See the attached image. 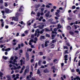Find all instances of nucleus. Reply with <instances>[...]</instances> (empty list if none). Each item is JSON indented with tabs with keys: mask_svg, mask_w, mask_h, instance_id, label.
<instances>
[{
	"mask_svg": "<svg viewBox=\"0 0 80 80\" xmlns=\"http://www.w3.org/2000/svg\"><path fill=\"white\" fill-rule=\"evenodd\" d=\"M11 12V11L8 8H6L5 9V12L6 14H9Z\"/></svg>",
	"mask_w": 80,
	"mask_h": 80,
	"instance_id": "nucleus-1",
	"label": "nucleus"
},
{
	"mask_svg": "<svg viewBox=\"0 0 80 80\" xmlns=\"http://www.w3.org/2000/svg\"><path fill=\"white\" fill-rule=\"evenodd\" d=\"M11 18H12V21H13L14 20V21H18V18L17 17H12Z\"/></svg>",
	"mask_w": 80,
	"mask_h": 80,
	"instance_id": "nucleus-2",
	"label": "nucleus"
},
{
	"mask_svg": "<svg viewBox=\"0 0 80 80\" xmlns=\"http://www.w3.org/2000/svg\"><path fill=\"white\" fill-rule=\"evenodd\" d=\"M26 60L27 61L29 60V55L28 52L26 53Z\"/></svg>",
	"mask_w": 80,
	"mask_h": 80,
	"instance_id": "nucleus-3",
	"label": "nucleus"
},
{
	"mask_svg": "<svg viewBox=\"0 0 80 80\" xmlns=\"http://www.w3.org/2000/svg\"><path fill=\"white\" fill-rule=\"evenodd\" d=\"M44 25H42V26H38V27H34V28H37V27H39V28L40 29H42L43 28V27H44Z\"/></svg>",
	"mask_w": 80,
	"mask_h": 80,
	"instance_id": "nucleus-4",
	"label": "nucleus"
},
{
	"mask_svg": "<svg viewBox=\"0 0 80 80\" xmlns=\"http://www.w3.org/2000/svg\"><path fill=\"white\" fill-rule=\"evenodd\" d=\"M29 72V70H28L27 69H25L23 75L25 76L27 73H28Z\"/></svg>",
	"mask_w": 80,
	"mask_h": 80,
	"instance_id": "nucleus-5",
	"label": "nucleus"
},
{
	"mask_svg": "<svg viewBox=\"0 0 80 80\" xmlns=\"http://www.w3.org/2000/svg\"><path fill=\"white\" fill-rule=\"evenodd\" d=\"M24 9V8L22 6H21L20 8L19 9V11L20 12H21L23 11L22 9Z\"/></svg>",
	"mask_w": 80,
	"mask_h": 80,
	"instance_id": "nucleus-6",
	"label": "nucleus"
},
{
	"mask_svg": "<svg viewBox=\"0 0 80 80\" xmlns=\"http://www.w3.org/2000/svg\"><path fill=\"white\" fill-rule=\"evenodd\" d=\"M40 6V4H37L35 5V8H39Z\"/></svg>",
	"mask_w": 80,
	"mask_h": 80,
	"instance_id": "nucleus-7",
	"label": "nucleus"
},
{
	"mask_svg": "<svg viewBox=\"0 0 80 80\" xmlns=\"http://www.w3.org/2000/svg\"><path fill=\"white\" fill-rule=\"evenodd\" d=\"M50 14V12L48 11V13H46L45 16L47 17H49V14Z\"/></svg>",
	"mask_w": 80,
	"mask_h": 80,
	"instance_id": "nucleus-8",
	"label": "nucleus"
},
{
	"mask_svg": "<svg viewBox=\"0 0 80 80\" xmlns=\"http://www.w3.org/2000/svg\"><path fill=\"white\" fill-rule=\"evenodd\" d=\"M43 55H44L43 53L42 52H39V55H40V56H41Z\"/></svg>",
	"mask_w": 80,
	"mask_h": 80,
	"instance_id": "nucleus-9",
	"label": "nucleus"
},
{
	"mask_svg": "<svg viewBox=\"0 0 80 80\" xmlns=\"http://www.w3.org/2000/svg\"><path fill=\"white\" fill-rule=\"evenodd\" d=\"M56 36V35L54 34H52V38H51V39H52V40L54 39V38H55Z\"/></svg>",
	"mask_w": 80,
	"mask_h": 80,
	"instance_id": "nucleus-10",
	"label": "nucleus"
},
{
	"mask_svg": "<svg viewBox=\"0 0 80 80\" xmlns=\"http://www.w3.org/2000/svg\"><path fill=\"white\" fill-rule=\"evenodd\" d=\"M55 15L57 17H60V15L58 14V13L57 12H55Z\"/></svg>",
	"mask_w": 80,
	"mask_h": 80,
	"instance_id": "nucleus-11",
	"label": "nucleus"
},
{
	"mask_svg": "<svg viewBox=\"0 0 80 80\" xmlns=\"http://www.w3.org/2000/svg\"><path fill=\"white\" fill-rule=\"evenodd\" d=\"M50 24H53V25L56 24H57V22H55L51 21L50 22Z\"/></svg>",
	"mask_w": 80,
	"mask_h": 80,
	"instance_id": "nucleus-12",
	"label": "nucleus"
},
{
	"mask_svg": "<svg viewBox=\"0 0 80 80\" xmlns=\"http://www.w3.org/2000/svg\"><path fill=\"white\" fill-rule=\"evenodd\" d=\"M35 32L38 33V34H39L40 33V32L39 31V29H37V30L35 31Z\"/></svg>",
	"mask_w": 80,
	"mask_h": 80,
	"instance_id": "nucleus-13",
	"label": "nucleus"
},
{
	"mask_svg": "<svg viewBox=\"0 0 80 80\" xmlns=\"http://www.w3.org/2000/svg\"><path fill=\"white\" fill-rule=\"evenodd\" d=\"M11 50V48H8L7 49H5V51L6 52H8L9 51Z\"/></svg>",
	"mask_w": 80,
	"mask_h": 80,
	"instance_id": "nucleus-14",
	"label": "nucleus"
},
{
	"mask_svg": "<svg viewBox=\"0 0 80 80\" xmlns=\"http://www.w3.org/2000/svg\"><path fill=\"white\" fill-rule=\"evenodd\" d=\"M56 39H54L52 41V42H51V43H56Z\"/></svg>",
	"mask_w": 80,
	"mask_h": 80,
	"instance_id": "nucleus-15",
	"label": "nucleus"
},
{
	"mask_svg": "<svg viewBox=\"0 0 80 80\" xmlns=\"http://www.w3.org/2000/svg\"><path fill=\"white\" fill-rule=\"evenodd\" d=\"M40 39H44L45 38L44 36H41L40 37Z\"/></svg>",
	"mask_w": 80,
	"mask_h": 80,
	"instance_id": "nucleus-16",
	"label": "nucleus"
},
{
	"mask_svg": "<svg viewBox=\"0 0 80 80\" xmlns=\"http://www.w3.org/2000/svg\"><path fill=\"white\" fill-rule=\"evenodd\" d=\"M2 58L4 59V60H6L7 59H8V58L7 57H5V56H2Z\"/></svg>",
	"mask_w": 80,
	"mask_h": 80,
	"instance_id": "nucleus-17",
	"label": "nucleus"
},
{
	"mask_svg": "<svg viewBox=\"0 0 80 80\" xmlns=\"http://www.w3.org/2000/svg\"><path fill=\"white\" fill-rule=\"evenodd\" d=\"M55 46L54 44H52L51 45V48H54Z\"/></svg>",
	"mask_w": 80,
	"mask_h": 80,
	"instance_id": "nucleus-18",
	"label": "nucleus"
},
{
	"mask_svg": "<svg viewBox=\"0 0 80 80\" xmlns=\"http://www.w3.org/2000/svg\"><path fill=\"white\" fill-rule=\"evenodd\" d=\"M20 62L21 64L20 65L21 66H22L23 65L22 62H23V60L22 59H21L20 60Z\"/></svg>",
	"mask_w": 80,
	"mask_h": 80,
	"instance_id": "nucleus-19",
	"label": "nucleus"
},
{
	"mask_svg": "<svg viewBox=\"0 0 80 80\" xmlns=\"http://www.w3.org/2000/svg\"><path fill=\"white\" fill-rule=\"evenodd\" d=\"M43 72L45 73H47L48 72V71L47 69H46L43 70Z\"/></svg>",
	"mask_w": 80,
	"mask_h": 80,
	"instance_id": "nucleus-20",
	"label": "nucleus"
},
{
	"mask_svg": "<svg viewBox=\"0 0 80 80\" xmlns=\"http://www.w3.org/2000/svg\"><path fill=\"white\" fill-rule=\"evenodd\" d=\"M32 49L31 48H30V49H28V50H27V52H28L29 51V52H31L32 51Z\"/></svg>",
	"mask_w": 80,
	"mask_h": 80,
	"instance_id": "nucleus-21",
	"label": "nucleus"
},
{
	"mask_svg": "<svg viewBox=\"0 0 80 80\" xmlns=\"http://www.w3.org/2000/svg\"><path fill=\"white\" fill-rule=\"evenodd\" d=\"M41 73L39 69H38V71H37V73L38 74H39Z\"/></svg>",
	"mask_w": 80,
	"mask_h": 80,
	"instance_id": "nucleus-22",
	"label": "nucleus"
},
{
	"mask_svg": "<svg viewBox=\"0 0 80 80\" xmlns=\"http://www.w3.org/2000/svg\"><path fill=\"white\" fill-rule=\"evenodd\" d=\"M44 29L45 31L46 32L50 31V30L48 29L47 28H45Z\"/></svg>",
	"mask_w": 80,
	"mask_h": 80,
	"instance_id": "nucleus-23",
	"label": "nucleus"
},
{
	"mask_svg": "<svg viewBox=\"0 0 80 80\" xmlns=\"http://www.w3.org/2000/svg\"><path fill=\"white\" fill-rule=\"evenodd\" d=\"M4 22H2L1 24V27L2 28H3L4 27Z\"/></svg>",
	"mask_w": 80,
	"mask_h": 80,
	"instance_id": "nucleus-24",
	"label": "nucleus"
},
{
	"mask_svg": "<svg viewBox=\"0 0 80 80\" xmlns=\"http://www.w3.org/2000/svg\"><path fill=\"white\" fill-rule=\"evenodd\" d=\"M3 75V73L1 72H0V77H2Z\"/></svg>",
	"mask_w": 80,
	"mask_h": 80,
	"instance_id": "nucleus-25",
	"label": "nucleus"
},
{
	"mask_svg": "<svg viewBox=\"0 0 80 80\" xmlns=\"http://www.w3.org/2000/svg\"><path fill=\"white\" fill-rule=\"evenodd\" d=\"M69 33L71 35H73L74 34V33L73 32H69Z\"/></svg>",
	"mask_w": 80,
	"mask_h": 80,
	"instance_id": "nucleus-26",
	"label": "nucleus"
},
{
	"mask_svg": "<svg viewBox=\"0 0 80 80\" xmlns=\"http://www.w3.org/2000/svg\"><path fill=\"white\" fill-rule=\"evenodd\" d=\"M71 29V27L70 26H68L67 27V30H69V29Z\"/></svg>",
	"mask_w": 80,
	"mask_h": 80,
	"instance_id": "nucleus-27",
	"label": "nucleus"
},
{
	"mask_svg": "<svg viewBox=\"0 0 80 80\" xmlns=\"http://www.w3.org/2000/svg\"><path fill=\"white\" fill-rule=\"evenodd\" d=\"M58 27L59 28H62V26L60 25L59 24L58 25Z\"/></svg>",
	"mask_w": 80,
	"mask_h": 80,
	"instance_id": "nucleus-28",
	"label": "nucleus"
},
{
	"mask_svg": "<svg viewBox=\"0 0 80 80\" xmlns=\"http://www.w3.org/2000/svg\"><path fill=\"white\" fill-rule=\"evenodd\" d=\"M26 69H27L29 71V66H26Z\"/></svg>",
	"mask_w": 80,
	"mask_h": 80,
	"instance_id": "nucleus-29",
	"label": "nucleus"
},
{
	"mask_svg": "<svg viewBox=\"0 0 80 80\" xmlns=\"http://www.w3.org/2000/svg\"><path fill=\"white\" fill-rule=\"evenodd\" d=\"M25 68V66H23V67L21 69V70H23Z\"/></svg>",
	"mask_w": 80,
	"mask_h": 80,
	"instance_id": "nucleus-30",
	"label": "nucleus"
},
{
	"mask_svg": "<svg viewBox=\"0 0 80 80\" xmlns=\"http://www.w3.org/2000/svg\"><path fill=\"white\" fill-rule=\"evenodd\" d=\"M46 37H48V38H49L50 37V35L48 34H46Z\"/></svg>",
	"mask_w": 80,
	"mask_h": 80,
	"instance_id": "nucleus-31",
	"label": "nucleus"
},
{
	"mask_svg": "<svg viewBox=\"0 0 80 80\" xmlns=\"http://www.w3.org/2000/svg\"><path fill=\"white\" fill-rule=\"evenodd\" d=\"M4 5L5 7H7L8 6V3H5L4 4Z\"/></svg>",
	"mask_w": 80,
	"mask_h": 80,
	"instance_id": "nucleus-32",
	"label": "nucleus"
},
{
	"mask_svg": "<svg viewBox=\"0 0 80 80\" xmlns=\"http://www.w3.org/2000/svg\"><path fill=\"white\" fill-rule=\"evenodd\" d=\"M68 55H65L64 56V58H68Z\"/></svg>",
	"mask_w": 80,
	"mask_h": 80,
	"instance_id": "nucleus-33",
	"label": "nucleus"
},
{
	"mask_svg": "<svg viewBox=\"0 0 80 80\" xmlns=\"http://www.w3.org/2000/svg\"><path fill=\"white\" fill-rule=\"evenodd\" d=\"M12 39V38H10L9 39H7V42H8L9 41L11 40Z\"/></svg>",
	"mask_w": 80,
	"mask_h": 80,
	"instance_id": "nucleus-34",
	"label": "nucleus"
},
{
	"mask_svg": "<svg viewBox=\"0 0 80 80\" xmlns=\"http://www.w3.org/2000/svg\"><path fill=\"white\" fill-rule=\"evenodd\" d=\"M58 61V60L57 59H54L53 60V62L55 63L56 61Z\"/></svg>",
	"mask_w": 80,
	"mask_h": 80,
	"instance_id": "nucleus-35",
	"label": "nucleus"
},
{
	"mask_svg": "<svg viewBox=\"0 0 80 80\" xmlns=\"http://www.w3.org/2000/svg\"><path fill=\"white\" fill-rule=\"evenodd\" d=\"M31 80H36L35 78L32 77Z\"/></svg>",
	"mask_w": 80,
	"mask_h": 80,
	"instance_id": "nucleus-36",
	"label": "nucleus"
},
{
	"mask_svg": "<svg viewBox=\"0 0 80 80\" xmlns=\"http://www.w3.org/2000/svg\"><path fill=\"white\" fill-rule=\"evenodd\" d=\"M21 47H23L24 46V45L23 44V43H21L20 45Z\"/></svg>",
	"mask_w": 80,
	"mask_h": 80,
	"instance_id": "nucleus-37",
	"label": "nucleus"
},
{
	"mask_svg": "<svg viewBox=\"0 0 80 80\" xmlns=\"http://www.w3.org/2000/svg\"><path fill=\"white\" fill-rule=\"evenodd\" d=\"M34 61V59H32L31 60V63H32Z\"/></svg>",
	"mask_w": 80,
	"mask_h": 80,
	"instance_id": "nucleus-38",
	"label": "nucleus"
},
{
	"mask_svg": "<svg viewBox=\"0 0 80 80\" xmlns=\"http://www.w3.org/2000/svg\"><path fill=\"white\" fill-rule=\"evenodd\" d=\"M72 8L73 9H75L76 6H72Z\"/></svg>",
	"mask_w": 80,
	"mask_h": 80,
	"instance_id": "nucleus-39",
	"label": "nucleus"
},
{
	"mask_svg": "<svg viewBox=\"0 0 80 80\" xmlns=\"http://www.w3.org/2000/svg\"><path fill=\"white\" fill-rule=\"evenodd\" d=\"M41 63V61L39 60L38 62V64L39 65H40Z\"/></svg>",
	"mask_w": 80,
	"mask_h": 80,
	"instance_id": "nucleus-40",
	"label": "nucleus"
},
{
	"mask_svg": "<svg viewBox=\"0 0 80 80\" xmlns=\"http://www.w3.org/2000/svg\"><path fill=\"white\" fill-rule=\"evenodd\" d=\"M68 20H72V18H68Z\"/></svg>",
	"mask_w": 80,
	"mask_h": 80,
	"instance_id": "nucleus-41",
	"label": "nucleus"
},
{
	"mask_svg": "<svg viewBox=\"0 0 80 80\" xmlns=\"http://www.w3.org/2000/svg\"><path fill=\"white\" fill-rule=\"evenodd\" d=\"M66 44L68 46H70V45L69 44V43L67 42Z\"/></svg>",
	"mask_w": 80,
	"mask_h": 80,
	"instance_id": "nucleus-42",
	"label": "nucleus"
},
{
	"mask_svg": "<svg viewBox=\"0 0 80 80\" xmlns=\"http://www.w3.org/2000/svg\"><path fill=\"white\" fill-rule=\"evenodd\" d=\"M47 58H48V60L49 61V60H50V56H48V57H47Z\"/></svg>",
	"mask_w": 80,
	"mask_h": 80,
	"instance_id": "nucleus-43",
	"label": "nucleus"
},
{
	"mask_svg": "<svg viewBox=\"0 0 80 80\" xmlns=\"http://www.w3.org/2000/svg\"><path fill=\"white\" fill-rule=\"evenodd\" d=\"M34 35H33V34H32L31 35V38H34Z\"/></svg>",
	"mask_w": 80,
	"mask_h": 80,
	"instance_id": "nucleus-44",
	"label": "nucleus"
},
{
	"mask_svg": "<svg viewBox=\"0 0 80 80\" xmlns=\"http://www.w3.org/2000/svg\"><path fill=\"white\" fill-rule=\"evenodd\" d=\"M64 49H68V47H67V46H64Z\"/></svg>",
	"mask_w": 80,
	"mask_h": 80,
	"instance_id": "nucleus-45",
	"label": "nucleus"
},
{
	"mask_svg": "<svg viewBox=\"0 0 80 80\" xmlns=\"http://www.w3.org/2000/svg\"><path fill=\"white\" fill-rule=\"evenodd\" d=\"M77 80H80V78L79 76H77Z\"/></svg>",
	"mask_w": 80,
	"mask_h": 80,
	"instance_id": "nucleus-46",
	"label": "nucleus"
},
{
	"mask_svg": "<svg viewBox=\"0 0 80 80\" xmlns=\"http://www.w3.org/2000/svg\"><path fill=\"white\" fill-rule=\"evenodd\" d=\"M75 32L76 33H78L79 31H78L76 30L75 31Z\"/></svg>",
	"mask_w": 80,
	"mask_h": 80,
	"instance_id": "nucleus-47",
	"label": "nucleus"
},
{
	"mask_svg": "<svg viewBox=\"0 0 80 80\" xmlns=\"http://www.w3.org/2000/svg\"><path fill=\"white\" fill-rule=\"evenodd\" d=\"M44 8H42L41 9V11L42 12H43L44 11Z\"/></svg>",
	"mask_w": 80,
	"mask_h": 80,
	"instance_id": "nucleus-48",
	"label": "nucleus"
},
{
	"mask_svg": "<svg viewBox=\"0 0 80 80\" xmlns=\"http://www.w3.org/2000/svg\"><path fill=\"white\" fill-rule=\"evenodd\" d=\"M33 39H31L30 41H29V42H33Z\"/></svg>",
	"mask_w": 80,
	"mask_h": 80,
	"instance_id": "nucleus-49",
	"label": "nucleus"
},
{
	"mask_svg": "<svg viewBox=\"0 0 80 80\" xmlns=\"http://www.w3.org/2000/svg\"><path fill=\"white\" fill-rule=\"evenodd\" d=\"M40 13L39 12L38 13L37 16L38 17H40Z\"/></svg>",
	"mask_w": 80,
	"mask_h": 80,
	"instance_id": "nucleus-50",
	"label": "nucleus"
},
{
	"mask_svg": "<svg viewBox=\"0 0 80 80\" xmlns=\"http://www.w3.org/2000/svg\"><path fill=\"white\" fill-rule=\"evenodd\" d=\"M19 52H20L21 53H22L23 52V51L22 50V49H21L20 50H19Z\"/></svg>",
	"mask_w": 80,
	"mask_h": 80,
	"instance_id": "nucleus-51",
	"label": "nucleus"
},
{
	"mask_svg": "<svg viewBox=\"0 0 80 80\" xmlns=\"http://www.w3.org/2000/svg\"><path fill=\"white\" fill-rule=\"evenodd\" d=\"M47 8H50V6L49 5H46V6Z\"/></svg>",
	"mask_w": 80,
	"mask_h": 80,
	"instance_id": "nucleus-52",
	"label": "nucleus"
},
{
	"mask_svg": "<svg viewBox=\"0 0 80 80\" xmlns=\"http://www.w3.org/2000/svg\"><path fill=\"white\" fill-rule=\"evenodd\" d=\"M18 47L19 49H20L21 48V46L20 44H18Z\"/></svg>",
	"mask_w": 80,
	"mask_h": 80,
	"instance_id": "nucleus-53",
	"label": "nucleus"
},
{
	"mask_svg": "<svg viewBox=\"0 0 80 80\" xmlns=\"http://www.w3.org/2000/svg\"><path fill=\"white\" fill-rule=\"evenodd\" d=\"M60 12V10H58V9L57 10V12L58 13H59Z\"/></svg>",
	"mask_w": 80,
	"mask_h": 80,
	"instance_id": "nucleus-54",
	"label": "nucleus"
},
{
	"mask_svg": "<svg viewBox=\"0 0 80 80\" xmlns=\"http://www.w3.org/2000/svg\"><path fill=\"white\" fill-rule=\"evenodd\" d=\"M25 35L24 33L22 34L21 35L22 37H25Z\"/></svg>",
	"mask_w": 80,
	"mask_h": 80,
	"instance_id": "nucleus-55",
	"label": "nucleus"
},
{
	"mask_svg": "<svg viewBox=\"0 0 80 80\" xmlns=\"http://www.w3.org/2000/svg\"><path fill=\"white\" fill-rule=\"evenodd\" d=\"M3 8V6H1L0 7V9H2Z\"/></svg>",
	"mask_w": 80,
	"mask_h": 80,
	"instance_id": "nucleus-56",
	"label": "nucleus"
},
{
	"mask_svg": "<svg viewBox=\"0 0 80 80\" xmlns=\"http://www.w3.org/2000/svg\"><path fill=\"white\" fill-rule=\"evenodd\" d=\"M31 14H33L34 15V14H35V13L34 12H33V11H32V12H31Z\"/></svg>",
	"mask_w": 80,
	"mask_h": 80,
	"instance_id": "nucleus-57",
	"label": "nucleus"
},
{
	"mask_svg": "<svg viewBox=\"0 0 80 80\" xmlns=\"http://www.w3.org/2000/svg\"><path fill=\"white\" fill-rule=\"evenodd\" d=\"M76 71L77 72H79V69H76Z\"/></svg>",
	"mask_w": 80,
	"mask_h": 80,
	"instance_id": "nucleus-58",
	"label": "nucleus"
},
{
	"mask_svg": "<svg viewBox=\"0 0 80 80\" xmlns=\"http://www.w3.org/2000/svg\"><path fill=\"white\" fill-rule=\"evenodd\" d=\"M74 27L75 29H77V27L76 26V25H74Z\"/></svg>",
	"mask_w": 80,
	"mask_h": 80,
	"instance_id": "nucleus-59",
	"label": "nucleus"
},
{
	"mask_svg": "<svg viewBox=\"0 0 80 80\" xmlns=\"http://www.w3.org/2000/svg\"><path fill=\"white\" fill-rule=\"evenodd\" d=\"M24 33H25L26 34H27L28 33V31H25V32H24Z\"/></svg>",
	"mask_w": 80,
	"mask_h": 80,
	"instance_id": "nucleus-60",
	"label": "nucleus"
},
{
	"mask_svg": "<svg viewBox=\"0 0 80 80\" xmlns=\"http://www.w3.org/2000/svg\"><path fill=\"white\" fill-rule=\"evenodd\" d=\"M46 61H44L43 62V63L44 64H46Z\"/></svg>",
	"mask_w": 80,
	"mask_h": 80,
	"instance_id": "nucleus-61",
	"label": "nucleus"
},
{
	"mask_svg": "<svg viewBox=\"0 0 80 80\" xmlns=\"http://www.w3.org/2000/svg\"><path fill=\"white\" fill-rule=\"evenodd\" d=\"M48 44L47 43H45V47H47V46Z\"/></svg>",
	"mask_w": 80,
	"mask_h": 80,
	"instance_id": "nucleus-62",
	"label": "nucleus"
},
{
	"mask_svg": "<svg viewBox=\"0 0 80 80\" xmlns=\"http://www.w3.org/2000/svg\"><path fill=\"white\" fill-rule=\"evenodd\" d=\"M5 28H6V29H8V26H6Z\"/></svg>",
	"mask_w": 80,
	"mask_h": 80,
	"instance_id": "nucleus-63",
	"label": "nucleus"
},
{
	"mask_svg": "<svg viewBox=\"0 0 80 80\" xmlns=\"http://www.w3.org/2000/svg\"><path fill=\"white\" fill-rule=\"evenodd\" d=\"M78 65L80 66V60L79 61Z\"/></svg>",
	"mask_w": 80,
	"mask_h": 80,
	"instance_id": "nucleus-64",
	"label": "nucleus"
}]
</instances>
